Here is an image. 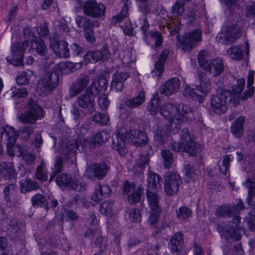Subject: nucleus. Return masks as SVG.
<instances>
[{
  "mask_svg": "<svg viewBox=\"0 0 255 255\" xmlns=\"http://www.w3.org/2000/svg\"><path fill=\"white\" fill-rule=\"evenodd\" d=\"M109 169L110 167L105 163L94 164L87 167L85 175L91 179L97 178L101 180L105 176Z\"/></svg>",
  "mask_w": 255,
  "mask_h": 255,
  "instance_id": "obj_13",
  "label": "nucleus"
},
{
  "mask_svg": "<svg viewBox=\"0 0 255 255\" xmlns=\"http://www.w3.org/2000/svg\"><path fill=\"white\" fill-rule=\"evenodd\" d=\"M244 185L248 188L249 203H250L253 197H255V182L249 178H247Z\"/></svg>",
  "mask_w": 255,
  "mask_h": 255,
  "instance_id": "obj_54",
  "label": "nucleus"
},
{
  "mask_svg": "<svg viewBox=\"0 0 255 255\" xmlns=\"http://www.w3.org/2000/svg\"><path fill=\"white\" fill-rule=\"evenodd\" d=\"M129 73L126 72L117 71L113 76L111 87L117 92L123 91L125 81L129 77Z\"/></svg>",
  "mask_w": 255,
  "mask_h": 255,
  "instance_id": "obj_21",
  "label": "nucleus"
},
{
  "mask_svg": "<svg viewBox=\"0 0 255 255\" xmlns=\"http://www.w3.org/2000/svg\"><path fill=\"white\" fill-rule=\"evenodd\" d=\"M123 1L124 2L125 6L122 9L120 14L114 16L112 18V22L115 24L121 21L128 16V0H123Z\"/></svg>",
  "mask_w": 255,
  "mask_h": 255,
  "instance_id": "obj_50",
  "label": "nucleus"
},
{
  "mask_svg": "<svg viewBox=\"0 0 255 255\" xmlns=\"http://www.w3.org/2000/svg\"><path fill=\"white\" fill-rule=\"evenodd\" d=\"M190 0H176L175 4L172 7V12L175 15H181L183 12L182 6Z\"/></svg>",
  "mask_w": 255,
  "mask_h": 255,
  "instance_id": "obj_57",
  "label": "nucleus"
},
{
  "mask_svg": "<svg viewBox=\"0 0 255 255\" xmlns=\"http://www.w3.org/2000/svg\"><path fill=\"white\" fill-rule=\"evenodd\" d=\"M211 71H207L215 77L220 75L224 71V66L223 61L220 59L212 60L210 64Z\"/></svg>",
  "mask_w": 255,
  "mask_h": 255,
  "instance_id": "obj_34",
  "label": "nucleus"
},
{
  "mask_svg": "<svg viewBox=\"0 0 255 255\" xmlns=\"http://www.w3.org/2000/svg\"><path fill=\"white\" fill-rule=\"evenodd\" d=\"M114 205V202L112 200H107L103 202L100 206V211L101 214H104L108 217H112L113 212V208Z\"/></svg>",
  "mask_w": 255,
  "mask_h": 255,
  "instance_id": "obj_40",
  "label": "nucleus"
},
{
  "mask_svg": "<svg viewBox=\"0 0 255 255\" xmlns=\"http://www.w3.org/2000/svg\"><path fill=\"white\" fill-rule=\"evenodd\" d=\"M231 161L229 155H226L223 158L222 166L219 165V170L223 174L226 175L229 170L230 163Z\"/></svg>",
  "mask_w": 255,
  "mask_h": 255,
  "instance_id": "obj_59",
  "label": "nucleus"
},
{
  "mask_svg": "<svg viewBox=\"0 0 255 255\" xmlns=\"http://www.w3.org/2000/svg\"><path fill=\"white\" fill-rule=\"evenodd\" d=\"M202 150L201 145L193 139L183 144V151L191 155L195 156Z\"/></svg>",
  "mask_w": 255,
  "mask_h": 255,
  "instance_id": "obj_31",
  "label": "nucleus"
},
{
  "mask_svg": "<svg viewBox=\"0 0 255 255\" xmlns=\"http://www.w3.org/2000/svg\"><path fill=\"white\" fill-rule=\"evenodd\" d=\"M154 140L157 146L164 144L167 139L165 127L163 125H156L153 127Z\"/></svg>",
  "mask_w": 255,
  "mask_h": 255,
  "instance_id": "obj_24",
  "label": "nucleus"
},
{
  "mask_svg": "<svg viewBox=\"0 0 255 255\" xmlns=\"http://www.w3.org/2000/svg\"><path fill=\"white\" fill-rule=\"evenodd\" d=\"M192 109L184 104H180L176 106V112L174 117L177 123H174L175 128L171 129V132L173 134L179 131L180 129V124L185 123L188 120V115L191 113Z\"/></svg>",
  "mask_w": 255,
  "mask_h": 255,
  "instance_id": "obj_12",
  "label": "nucleus"
},
{
  "mask_svg": "<svg viewBox=\"0 0 255 255\" xmlns=\"http://www.w3.org/2000/svg\"><path fill=\"white\" fill-rule=\"evenodd\" d=\"M86 59L91 62H96L102 60L101 52L99 50L90 51L85 55Z\"/></svg>",
  "mask_w": 255,
  "mask_h": 255,
  "instance_id": "obj_53",
  "label": "nucleus"
},
{
  "mask_svg": "<svg viewBox=\"0 0 255 255\" xmlns=\"http://www.w3.org/2000/svg\"><path fill=\"white\" fill-rule=\"evenodd\" d=\"M180 85V81L178 78H172L160 86L159 92L160 94L164 95V96H170L178 91Z\"/></svg>",
  "mask_w": 255,
  "mask_h": 255,
  "instance_id": "obj_18",
  "label": "nucleus"
},
{
  "mask_svg": "<svg viewBox=\"0 0 255 255\" xmlns=\"http://www.w3.org/2000/svg\"><path fill=\"white\" fill-rule=\"evenodd\" d=\"M255 74V71H251L249 73L247 80L248 89L245 91L244 94L240 97L242 100H247L248 98L251 97L254 93L255 88L253 86V84L254 81Z\"/></svg>",
  "mask_w": 255,
  "mask_h": 255,
  "instance_id": "obj_30",
  "label": "nucleus"
},
{
  "mask_svg": "<svg viewBox=\"0 0 255 255\" xmlns=\"http://www.w3.org/2000/svg\"><path fill=\"white\" fill-rule=\"evenodd\" d=\"M183 235L180 233L174 234L170 239L171 250L172 253L180 252L183 244Z\"/></svg>",
  "mask_w": 255,
  "mask_h": 255,
  "instance_id": "obj_32",
  "label": "nucleus"
},
{
  "mask_svg": "<svg viewBox=\"0 0 255 255\" xmlns=\"http://www.w3.org/2000/svg\"><path fill=\"white\" fill-rule=\"evenodd\" d=\"M15 170L10 164L5 161L0 162V182L4 185L9 182L10 180L15 178Z\"/></svg>",
  "mask_w": 255,
  "mask_h": 255,
  "instance_id": "obj_17",
  "label": "nucleus"
},
{
  "mask_svg": "<svg viewBox=\"0 0 255 255\" xmlns=\"http://www.w3.org/2000/svg\"><path fill=\"white\" fill-rule=\"evenodd\" d=\"M169 52L167 50H164L161 53L159 59L155 64L154 69L152 71V73L160 77L164 71V65L165 60L168 57Z\"/></svg>",
  "mask_w": 255,
  "mask_h": 255,
  "instance_id": "obj_28",
  "label": "nucleus"
},
{
  "mask_svg": "<svg viewBox=\"0 0 255 255\" xmlns=\"http://www.w3.org/2000/svg\"><path fill=\"white\" fill-rule=\"evenodd\" d=\"M243 202L240 200L235 205H223L217 208L216 215L218 217H233V222L229 223L222 222L218 224L217 230L222 234H227V238H231L233 240H238L241 236V229L238 223L240 222L239 214L240 211L243 210Z\"/></svg>",
  "mask_w": 255,
  "mask_h": 255,
  "instance_id": "obj_1",
  "label": "nucleus"
},
{
  "mask_svg": "<svg viewBox=\"0 0 255 255\" xmlns=\"http://www.w3.org/2000/svg\"><path fill=\"white\" fill-rule=\"evenodd\" d=\"M198 61L200 67L206 71H211L210 64L212 60L206 50H201L198 54Z\"/></svg>",
  "mask_w": 255,
  "mask_h": 255,
  "instance_id": "obj_26",
  "label": "nucleus"
},
{
  "mask_svg": "<svg viewBox=\"0 0 255 255\" xmlns=\"http://www.w3.org/2000/svg\"><path fill=\"white\" fill-rule=\"evenodd\" d=\"M143 188L142 186H139L128 196V201L130 204H134L138 202L143 193Z\"/></svg>",
  "mask_w": 255,
  "mask_h": 255,
  "instance_id": "obj_39",
  "label": "nucleus"
},
{
  "mask_svg": "<svg viewBox=\"0 0 255 255\" xmlns=\"http://www.w3.org/2000/svg\"><path fill=\"white\" fill-rule=\"evenodd\" d=\"M44 112L42 107L32 99H29L27 105V111L17 116L20 122L25 125H33L44 117Z\"/></svg>",
  "mask_w": 255,
  "mask_h": 255,
  "instance_id": "obj_5",
  "label": "nucleus"
},
{
  "mask_svg": "<svg viewBox=\"0 0 255 255\" xmlns=\"http://www.w3.org/2000/svg\"><path fill=\"white\" fill-rule=\"evenodd\" d=\"M34 49L36 52L41 56H46L47 55L48 48L43 40L38 37L34 40Z\"/></svg>",
  "mask_w": 255,
  "mask_h": 255,
  "instance_id": "obj_41",
  "label": "nucleus"
},
{
  "mask_svg": "<svg viewBox=\"0 0 255 255\" xmlns=\"http://www.w3.org/2000/svg\"><path fill=\"white\" fill-rule=\"evenodd\" d=\"M9 230L15 236H20L22 233L21 223L15 219H12L9 224Z\"/></svg>",
  "mask_w": 255,
  "mask_h": 255,
  "instance_id": "obj_45",
  "label": "nucleus"
},
{
  "mask_svg": "<svg viewBox=\"0 0 255 255\" xmlns=\"http://www.w3.org/2000/svg\"><path fill=\"white\" fill-rule=\"evenodd\" d=\"M161 178L155 173H150L147 178V190H158L161 188L160 183Z\"/></svg>",
  "mask_w": 255,
  "mask_h": 255,
  "instance_id": "obj_33",
  "label": "nucleus"
},
{
  "mask_svg": "<svg viewBox=\"0 0 255 255\" xmlns=\"http://www.w3.org/2000/svg\"><path fill=\"white\" fill-rule=\"evenodd\" d=\"M46 163L43 160H42L36 169L35 174V178L42 182L46 181L47 180V173L45 169Z\"/></svg>",
  "mask_w": 255,
  "mask_h": 255,
  "instance_id": "obj_38",
  "label": "nucleus"
},
{
  "mask_svg": "<svg viewBox=\"0 0 255 255\" xmlns=\"http://www.w3.org/2000/svg\"><path fill=\"white\" fill-rule=\"evenodd\" d=\"M79 144L77 141H72L65 147V154L74 155L78 149Z\"/></svg>",
  "mask_w": 255,
  "mask_h": 255,
  "instance_id": "obj_62",
  "label": "nucleus"
},
{
  "mask_svg": "<svg viewBox=\"0 0 255 255\" xmlns=\"http://www.w3.org/2000/svg\"><path fill=\"white\" fill-rule=\"evenodd\" d=\"M56 182L58 185L64 186L71 190L77 189L79 186H80L79 191L84 190L86 189L85 184H79L77 180L71 178L70 176L65 174L59 175L56 179Z\"/></svg>",
  "mask_w": 255,
  "mask_h": 255,
  "instance_id": "obj_15",
  "label": "nucleus"
},
{
  "mask_svg": "<svg viewBox=\"0 0 255 255\" xmlns=\"http://www.w3.org/2000/svg\"><path fill=\"white\" fill-rule=\"evenodd\" d=\"M33 131V127L27 126H23L17 131H15L14 129V138L16 139L17 136H19L22 139L27 141L30 139Z\"/></svg>",
  "mask_w": 255,
  "mask_h": 255,
  "instance_id": "obj_35",
  "label": "nucleus"
},
{
  "mask_svg": "<svg viewBox=\"0 0 255 255\" xmlns=\"http://www.w3.org/2000/svg\"><path fill=\"white\" fill-rule=\"evenodd\" d=\"M39 188L38 183L32 181L30 179H27L24 182L21 184V190L22 192H29Z\"/></svg>",
  "mask_w": 255,
  "mask_h": 255,
  "instance_id": "obj_48",
  "label": "nucleus"
},
{
  "mask_svg": "<svg viewBox=\"0 0 255 255\" xmlns=\"http://www.w3.org/2000/svg\"><path fill=\"white\" fill-rule=\"evenodd\" d=\"M153 7V2L149 0L144 3H139L138 5L139 10L146 15L152 11Z\"/></svg>",
  "mask_w": 255,
  "mask_h": 255,
  "instance_id": "obj_60",
  "label": "nucleus"
},
{
  "mask_svg": "<svg viewBox=\"0 0 255 255\" xmlns=\"http://www.w3.org/2000/svg\"><path fill=\"white\" fill-rule=\"evenodd\" d=\"M90 82V77L88 76H81L77 78L72 83L69 90V94L71 98L75 97L79 94L82 93L87 87Z\"/></svg>",
  "mask_w": 255,
  "mask_h": 255,
  "instance_id": "obj_14",
  "label": "nucleus"
},
{
  "mask_svg": "<svg viewBox=\"0 0 255 255\" xmlns=\"http://www.w3.org/2000/svg\"><path fill=\"white\" fill-rule=\"evenodd\" d=\"M202 32L199 29H195L182 37L181 40L180 36L177 39L180 42L179 46L184 51L190 50L197 42L202 40Z\"/></svg>",
  "mask_w": 255,
  "mask_h": 255,
  "instance_id": "obj_9",
  "label": "nucleus"
},
{
  "mask_svg": "<svg viewBox=\"0 0 255 255\" xmlns=\"http://www.w3.org/2000/svg\"><path fill=\"white\" fill-rule=\"evenodd\" d=\"M195 90L194 88L186 87L183 91V95L188 99H192L193 100L200 99V96Z\"/></svg>",
  "mask_w": 255,
  "mask_h": 255,
  "instance_id": "obj_55",
  "label": "nucleus"
},
{
  "mask_svg": "<svg viewBox=\"0 0 255 255\" xmlns=\"http://www.w3.org/2000/svg\"><path fill=\"white\" fill-rule=\"evenodd\" d=\"M182 184L180 176L174 172H168L164 176V188L168 196H174L178 192Z\"/></svg>",
  "mask_w": 255,
  "mask_h": 255,
  "instance_id": "obj_8",
  "label": "nucleus"
},
{
  "mask_svg": "<svg viewBox=\"0 0 255 255\" xmlns=\"http://www.w3.org/2000/svg\"><path fill=\"white\" fill-rule=\"evenodd\" d=\"M191 210L186 207H182L177 211V218L181 220L188 218L191 214Z\"/></svg>",
  "mask_w": 255,
  "mask_h": 255,
  "instance_id": "obj_56",
  "label": "nucleus"
},
{
  "mask_svg": "<svg viewBox=\"0 0 255 255\" xmlns=\"http://www.w3.org/2000/svg\"><path fill=\"white\" fill-rule=\"evenodd\" d=\"M76 103L80 108L87 109L90 114L93 113L95 110L94 99L85 92L77 98Z\"/></svg>",
  "mask_w": 255,
  "mask_h": 255,
  "instance_id": "obj_19",
  "label": "nucleus"
},
{
  "mask_svg": "<svg viewBox=\"0 0 255 255\" xmlns=\"http://www.w3.org/2000/svg\"><path fill=\"white\" fill-rule=\"evenodd\" d=\"M161 155L164 159V165L166 168L171 167L174 162L172 153L169 150L164 149L161 151Z\"/></svg>",
  "mask_w": 255,
  "mask_h": 255,
  "instance_id": "obj_47",
  "label": "nucleus"
},
{
  "mask_svg": "<svg viewBox=\"0 0 255 255\" xmlns=\"http://www.w3.org/2000/svg\"><path fill=\"white\" fill-rule=\"evenodd\" d=\"M230 91L221 90L216 95L213 96L211 99V107L215 113L221 114L226 112L228 103H232L235 106L239 104L237 97L232 98Z\"/></svg>",
  "mask_w": 255,
  "mask_h": 255,
  "instance_id": "obj_4",
  "label": "nucleus"
},
{
  "mask_svg": "<svg viewBox=\"0 0 255 255\" xmlns=\"http://www.w3.org/2000/svg\"><path fill=\"white\" fill-rule=\"evenodd\" d=\"M161 115L165 119L171 121L170 129H173L175 121L174 117L176 112V106L169 103L163 104L160 108Z\"/></svg>",
  "mask_w": 255,
  "mask_h": 255,
  "instance_id": "obj_22",
  "label": "nucleus"
},
{
  "mask_svg": "<svg viewBox=\"0 0 255 255\" xmlns=\"http://www.w3.org/2000/svg\"><path fill=\"white\" fill-rule=\"evenodd\" d=\"M116 136L117 141L113 142V148L122 156H125L128 152L126 147L128 142L142 146L146 143L148 140L147 135L144 132L137 129H132L128 132L125 128L119 129Z\"/></svg>",
  "mask_w": 255,
  "mask_h": 255,
  "instance_id": "obj_2",
  "label": "nucleus"
},
{
  "mask_svg": "<svg viewBox=\"0 0 255 255\" xmlns=\"http://www.w3.org/2000/svg\"><path fill=\"white\" fill-rule=\"evenodd\" d=\"M158 190H146L147 200L150 207V216L148 222L151 225L156 224L161 211L159 206V198L157 193Z\"/></svg>",
  "mask_w": 255,
  "mask_h": 255,
  "instance_id": "obj_7",
  "label": "nucleus"
},
{
  "mask_svg": "<svg viewBox=\"0 0 255 255\" xmlns=\"http://www.w3.org/2000/svg\"><path fill=\"white\" fill-rule=\"evenodd\" d=\"M245 122V118L241 116L232 124L231 128V132L237 138H240L243 135Z\"/></svg>",
  "mask_w": 255,
  "mask_h": 255,
  "instance_id": "obj_27",
  "label": "nucleus"
},
{
  "mask_svg": "<svg viewBox=\"0 0 255 255\" xmlns=\"http://www.w3.org/2000/svg\"><path fill=\"white\" fill-rule=\"evenodd\" d=\"M28 92L24 87L19 88H13L11 89V97L14 100L19 98H25L27 96Z\"/></svg>",
  "mask_w": 255,
  "mask_h": 255,
  "instance_id": "obj_49",
  "label": "nucleus"
},
{
  "mask_svg": "<svg viewBox=\"0 0 255 255\" xmlns=\"http://www.w3.org/2000/svg\"><path fill=\"white\" fill-rule=\"evenodd\" d=\"M3 133L7 137V153L10 156H12L14 155V153L12 149L16 141V139L14 138V128L12 127L7 126L4 129Z\"/></svg>",
  "mask_w": 255,
  "mask_h": 255,
  "instance_id": "obj_25",
  "label": "nucleus"
},
{
  "mask_svg": "<svg viewBox=\"0 0 255 255\" xmlns=\"http://www.w3.org/2000/svg\"><path fill=\"white\" fill-rule=\"evenodd\" d=\"M227 54L233 59L241 60L243 56V51L240 46H234L227 51Z\"/></svg>",
  "mask_w": 255,
  "mask_h": 255,
  "instance_id": "obj_43",
  "label": "nucleus"
},
{
  "mask_svg": "<svg viewBox=\"0 0 255 255\" xmlns=\"http://www.w3.org/2000/svg\"><path fill=\"white\" fill-rule=\"evenodd\" d=\"M145 94L140 92L138 95L132 98L127 99L125 105L129 108H134L141 105L145 101Z\"/></svg>",
  "mask_w": 255,
  "mask_h": 255,
  "instance_id": "obj_36",
  "label": "nucleus"
},
{
  "mask_svg": "<svg viewBox=\"0 0 255 255\" xmlns=\"http://www.w3.org/2000/svg\"><path fill=\"white\" fill-rule=\"evenodd\" d=\"M184 170L187 180L189 181L195 179L196 174L195 173V169L193 166L188 164L185 166Z\"/></svg>",
  "mask_w": 255,
  "mask_h": 255,
  "instance_id": "obj_63",
  "label": "nucleus"
},
{
  "mask_svg": "<svg viewBox=\"0 0 255 255\" xmlns=\"http://www.w3.org/2000/svg\"><path fill=\"white\" fill-rule=\"evenodd\" d=\"M32 206L35 208H44L46 210L49 209L48 203L46 197L41 194H37L31 198Z\"/></svg>",
  "mask_w": 255,
  "mask_h": 255,
  "instance_id": "obj_37",
  "label": "nucleus"
},
{
  "mask_svg": "<svg viewBox=\"0 0 255 255\" xmlns=\"http://www.w3.org/2000/svg\"><path fill=\"white\" fill-rule=\"evenodd\" d=\"M63 218L67 221H77L79 219V215L78 214L73 210L70 209H66L64 211Z\"/></svg>",
  "mask_w": 255,
  "mask_h": 255,
  "instance_id": "obj_58",
  "label": "nucleus"
},
{
  "mask_svg": "<svg viewBox=\"0 0 255 255\" xmlns=\"http://www.w3.org/2000/svg\"><path fill=\"white\" fill-rule=\"evenodd\" d=\"M110 137V133L105 130L98 132L89 139H84L85 145L95 147L96 145H101L106 142Z\"/></svg>",
  "mask_w": 255,
  "mask_h": 255,
  "instance_id": "obj_20",
  "label": "nucleus"
},
{
  "mask_svg": "<svg viewBox=\"0 0 255 255\" xmlns=\"http://www.w3.org/2000/svg\"><path fill=\"white\" fill-rule=\"evenodd\" d=\"M86 236L93 239V238L97 237L95 245L100 249V251H105L106 246L105 241L103 240L100 234L97 230H88L86 233Z\"/></svg>",
  "mask_w": 255,
  "mask_h": 255,
  "instance_id": "obj_29",
  "label": "nucleus"
},
{
  "mask_svg": "<svg viewBox=\"0 0 255 255\" xmlns=\"http://www.w3.org/2000/svg\"><path fill=\"white\" fill-rule=\"evenodd\" d=\"M127 216L128 220L131 222H139L141 219L138 209L134 208L127 211Z\"/></svg>",
  "mask_w": 255,
  "mask_h": 255,
  "instance_id": "obj_46",
  "label": "nucleus"
},
{
  "mask_svg": "<svg viewBox=\"0 0 255 255\" xmlns=\"http://www.w3.org/2000/svg\"><path fill=\"white\" fill-rule=\"evenodd\" d=\"M245 84V80L243 78L240 79L238 80L237 84L233 89L232 98L236 97L239 101V95L243 91L244 89Z\"/></svg>",
  "mask_w": 255,
  "mask_h": 255,
  "instance_id": "obj_51",
  "label": "nucleus"
},
{
  "mask_svg": "<svg viewBox=\"0 0 255 255\" xmlns=\"http://www.w3.org/2000/svg\"><path fill=\"white\" fill-rule=\"evenodd\" d=\"M29 42L25 40L22 42H19L14 44L11 47V53L12 59L10 60L6 58L8 62L15 66L22 65L24 53L28 46Z\"/></svg>",
  "mask_w": 255,
  "mask_h": 255,
  "instance_id": "obj_11",
  "label": "nucleus"
},
{
  "mask_svg": "<svg viewBox=\"0 0 255 255\" xmlns=\"http://www.w3.org/2000/svg\"><path fill=\"white\" fill-rule=\"evenodd\" d=\"M245 14L247 17L255 16V1H249L245 5Z\"/></svg>",
  "mask_w": 255,
  "mask_h": 255,
  "instance_id": "obj_61",
  "label": "nucleus"
},
{
  "mask_svg": "<svg viewBox=\"0 0 255 255\" xmlns=\"http://www.w3.org/2000/svg\"><path fill=\"white\" fill-rule=\"evenodd\" d=\"M59 72L58 68H53L42 75L37 87V92L40 95L47 96L58 86L60 80Z\"/></svg>",
  "mask_w": 255,
  "mask_h": 255,
  "instance_id": "obj_3",
  "label": "nucleus"
},
{
  "mask_svg": "<svg viewBox=\"0 0 255 255\" xmlns=\"http://www.w3.org/2000/svg\"><path fill=\"white\" fill-rule=\"evenodd\" d=\"M160 103V100L158 98H153L151 100L148 109L152 115L155 116L157 114Z\"/></svg>",
  "mask_w": 255,
  "mask_h": 255,
  "instance_id": "obj_52",
  "label": "nucleus"
},
{
  "mask_svg": "<svg viewBox=\"0 0 255 255\" xmlns=\"http://www.w3.org/2000/svg\"><path fill=\"white\" fill-rule=\"evenodd\" d=\"M83 11L86 15L98 18L104 15L106 6L101 3H98L96 0H89L84 3Z\"/></svg>",
  "mask_w": 255,
  "mask_h": 255,
  "instance_id": "obj_10",
  "label": "nucleus"
},
{
  "mask_svg": "<svg viewBox=\"0 0 255 255\" xmlns=\"http://www.w3.org/2000/svg\"><path fill=\"white\" fill-rule=\"evenodd\" d=\"M76 22L78 27L83 28L84 30L93 27V24L91 22V19L85 16H77Z\"/></svg>",
  "mask_w": 255,
  "mask_h": 255,
  "instance_id": "obj_42",
  "label": "nucleus"
},
{
  "mask_svg": "<svg viewBox=\"0 0 255 255\" xmlns=\"http://www.w3.org/2000/svg\"><path fill=\"white\" fill-rule=\"evenodd\" d=\"M242 35L241 26L236 23L224 26L216 36V40L225 45H230L239 39Z\"/></svg>",
  "mask_w": 255,
  "mask_h": 255,
  "instance_id": "obj_6",
  "label": "nucleus"
},
{
  "mask_svg": "<svg viewBox=\"0 0 255 255\" xmlns=\"http://www.w3.org/2000/svg\"><path fill=\"white\" fill-rule=\"evenodd\" d=\"M20 154L23 159L25 161L27 165H31L34 164L35 160V156L28 152H24L20 151Z\"/></svg>",
  "mask_w": 255,
  "mask_h": 255,
  "instance_id": "obj_64",
  "label": "nucleus"
},
{
  "mask_svg": "<svg viewBox=\"0 0 255 255\" xmlns=\"http://www.w3.org/2000/svg\"><path fill=\"white\" fill-rule=\"evenodd\" d=\"M200 84L196 86V90L199 93L206 95L209 92L212 88V84L207 74L204 72H201L198 75Z\"/></svg>",
  "mask_w": 255,
  "mask_h": 255,
  "instance_id": "obj_23",
  "label": "nucleus"
},
{
  "mask_svg": "<svg viewBox=\"0 0 255 255\" xmlns=\"http://www.w3.org/2000/svg\"><path fill=\"white\" fill-rule=\"evenodd\" d=\"M91 120L96 124L103 126L108 124L109 121V117L107 114L98 112L92 117Z\"/></svg>",
  "mask_w": 255,
  "mask_h": 255,
  "instance_id": "obj_44",
  "label": "nucleus"
},
{
  "mask_svg": "<svg viewBox=\"0 0 255 255\" xmlns=\"http://www.w3.org/2000/svg\"><path fill=\"white\" fill-rule=\"evenodd\" d=\"M50 46L52 48L55 54L61 58H69L70 56L68 43L63 40H52L50 38Z\"/></svg>",
  "mask_w": 255,
  "mask_h": 255,
  "instance_id": "obj_16",
  "label": "nucleus"
}]
</instances>
